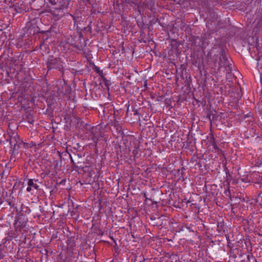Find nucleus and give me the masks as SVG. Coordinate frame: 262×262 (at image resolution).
Wrapping results in <instances>:
<instances>
[{
  "label": "nucleus",
  "instance_id": "22",
  "mask_svg": "<svg viewBox=\"0 0 262 262\" xmlns=\"http://www.w3.org/2000/svg\"><path fill=\"white\" fill-rule=\"evenodd\" d=\"M144 196L146 198V199H147V198H146V194H145V193H144Z\"/></svg>",
  "mask_w": 262,
  "mask_h": 262
},
{
  "label": "nucleus",
  "instance_id": "1",
  "mask_svg": "<svg viewBox=\"0 0 262 262\" xmlns=\"http://www.w3.org/2000/svg\"><path fill=\"white\" fill-rule=\"evenodd\" d=\"M214 64L215 67L217 66L218 71H220L222 68H224L228 76H232V64L228 60L225 50L224 49L221 48L219 50V53L214 59Z\"/></svg>",
  "mask_w": 262,
  "mask_h": 262
},
{
  "label": "nucleus",
  "instance_id": "14",
  "mask_svg": "<svg viewBox=\"0 0 262 262\" xmlns=\"http://www.w3.org/2000/svg\"><path fill=\"white\" fill-rule=\"evenodd\" d=\"M4 254H3L2 252L0 251V259L3 258Z\"/></svg>",
  "mask_w": 262,
  "mask_h": 262
},
{
  "label": "nucleus",
  "instance_id": "10",
  "mask_svg": "<svg viewBox=\"0 0 262 262\" xmlns=\"http://www.w3.org/2000/svg\"><path fill=\"white\" fill-rule=\"evenodd\" d=\"M256 201L257 203H258L259 204H262V192L259 193L256 199Z\"/></svg>",
  "mask_w": 262,
  "mask_h": 262
},
{
  "label": "nucleus",
  "instance_id": "21",
  "mask_svg": "<svg viewBox=\"0 0 262 262\" xmlns=\"http://www.w3.org/2000/svg\"><path fill=\"white\" fill-rule=\"evenodd\" d=\"M208 117H209V120L210 121V122H211V115H209L208 116Z\"/></svg>",
  "mask_w": 262,
  "mask_h": 262
},
{
  "label": "nucleus",
  "instance_id": "3",
  "mask_svg": "<svg viewBox=\"0 0 262 262\" xmlns=\"http://www.w3.org/2000/svg\"><path fill=\"white\" fill-rule=\"evenodd\" d=\"M9 142L11 148V154L12 156L18 153V149L20 147L21 144L20 141L17 135L13 137H10L9 139Z\"/></svg>",
  "mask_w": 262,
  "mask_h": 262
},
{
  "label": "nucleus",
  "instance_id": "2",
  "mask_svg": "<svg viewBox=\"0 0 262 262\" xmlns=\"http://www.w3.org/2000/svg\"><path fill=\"white\" fill-rule=\"evenodd\" d=\"M63 64V62L60 58L52 56H49L46 62L48 71L56 69L62 73L64 71Z\"/></svg>",
  "mask_w": 262,
  "mask_h": 262
},
{
  "label": "nucleus",
  "instance_id": "18",
  "mask_svg": "<svg viewBox=\"0 0 262 262\" xmlns=\"http://www.w3.org/2000/svg\"><path fill=\"white\" fill-rule=\"evenodd\" d=\"M61 9H62L61 7H59V8L56 9V10H60V11L61 10Z\"/></svg>",
  "mask_w": 262,
  "mask_h": 262
},
{
  "label": "nucleus",
  "instance_id": "5",
  "mask_svg": "<svg viewBox=\"0 0 262 262\" xmlns=\"http://www.w3.org/2000/svg\"><path fill=\"white\" fill-rule=\"evenodd\" d=\"M36 180H34L33 179H29L28 182V187L27 188V191L28 192H30L32 188H34L36 190H38L39 189V186L37 185L34 182H36Z\"/></svg>",
  "mask_w": 262,
  "mask_h": 262
},
{
  "label": "nucleus",
  "instance_id": "7",
  "mask_svg": "<svg viewBox=\"0 0 262 262\" xmlns=\"http://www.w3.org/2000/svg\"><path fill=\"white\" fill-rule=\"evenodd\" d=\"M210 141L211 142V145L214 147L215 152L219 151L220 150V148L217 147L215 139L214 137L212 136L210 138Z\"/></svg>",
  "mask_w": 262,
  "mask_h": 262
},
{
  "label": "nucleus",
  "instance_id": "13",
  "mask_svg": "<svg viewBox=\"0 0 262 262\" xmlns=\"http://www.w3.org/2000/svg\"><path fill=\"white\" fill-rule=\"evenodd\" d=\"M222 230H223L222 225H221V226H219L218 225V226H217V230L220 232H221V231Z\"/></svg>",
  "mask_w": 262,
  "mask_h": 262
},
{
  "label": "nucleus",
  "instance_id": "24",
  "mask_svg": "<svg viewBox=\"0 0 262 262\" xmlns=\"http://www.w3.org/2000/svg\"><path fill=\"white\" fill-rule=\"evenodd\" d=\"M247 258H248V259H249V255L247 256Z\"/></svg>",
  "mask_w": 262,
  "mask_h": 262
},
{
  "label": "nucleus",
  "instance_id": "19",
  "mask_svg": "<svg viewBox=\"0 0 262 262\" xmlns=\"http://www.w3.org/2000/svg\"><path fill=\"white\" fill-rule=\"evenodd\" d=\"M138 113L137 110L135 111V113H134V115H138Z\"/></svg>",
  "mask_w": 262,
  "mask_h": 262
},
{
  "label": "nucleus",
  "instance_id": "8",
  "mask_svg": "<svg viewBox=\"0 0 262 262\" xmlns=\"http://www.w3.org/2000/svg\"><path fill=\"white\" fill-rule=\"evenodd\" d=\"M185 170V168L182 167L181 168L179 169L177 171L178 174H180L181 175L182 181H184L186 179V177L184 174Z\"/></svg>",
  "mask_w": 262,
  "mask_h": 262
},
{
  "label": "nucleus",
  "instance_id": "15",
  "mask_svg": "<svg viewBox=\"0 0 262 262\" xmlns=\"http://www.w3.org/2000/svg\"><path fill=\"white\" fill-rule=\"evenodd\" d=\"M70 157H71V156H70ZM71 162L72 163V164H73L74 165V166H75V163H74V160H73V159H72V157H71Z\"/></svg>",
  "mask_w": 262,
  "mask_h": 262
},
{
  "label": "nucleus",
  "instance_id": "9",
  "mask_svg": "<svg viewBox=\"0 0 262 262\" xmlns=\"http://www.w3.org/2000/svg\"><path fill=\"white\" fill-rule=\"evenodd\" d=\"M102 80L104 85L108 89V87L111 85L110 80H107L104 76H102Z\"/></svg>",
  "mask_w": 262,
  "mask_h": 262
},
{
  "label": "nucleus",
  "instance_id": "23",
  "mask_svg": "<svg viewBox=\"0 0 262 262\" xmlns=\"http://www.w3.org/2000/svg\"><path fill=\"white\" fill-rule=\"evenodd\" d=\"M65 86V88L66 89L67 88H68V86L67 85H64Z\"/></svg>",
  "mask_w": 262,
  "mask_h": 262
},
{
  "label": "nucleus",
  "instance_id": "17",
  "mask_svg": "<svg viewBox=\"0 0 262 262\" xmlns=\"http://www.w3.org/2000/svg\"><path fill=\"white\" fill-rule=\"evenodd\" d=\"M50 12H51L52 14H54L55 12V10H50Z\"/></svg>",
  "mask_w": 262,
  "mask_h": 262
},
{
  "label": "nucleus",
  "instance_id": "4",
  "mask_svg": "<svg viewBox=\"0 0 262 262\" xmlns=\"http://www.w3.org/2000/svg\"><path fill=\"white\" fill-rule=\"evenodd\" d=\"M15 10L17 13H21L23 12H28L29 11V8L28 5H26L23 2L18 4L15 7Z\"/></svg>",
  "mask_w": 262,
  "mask_h": 262
},
{
  "label": "nucleus",
  "instance_id": "20",
  "mask_svg": "<svg viewBox=\"0 0 262 262\" xmlns=\"http://www.w3.org/2000/svg\"><path fill=\"white\" fill-rule=\"evenodd\" d=\"M9 205L10 206H13V205H12V202H9Z\"/></svg>",
  "mask_w": 262,
  "mask_h": 262
},
{
  "label": "nucleus",
  "instance_id": "25",
  "mask_svg": "<svg viewBox=\"0 0 262 262\" xmlns=\"http://www.w3.org/2000/svg\"><path fill=\"white\" fill-rule=\"evenodd\" d=\"M262 163V158H261V162H260V164Z\"/></svg>",
  "mask_w": 262,
  "mask_h": 262
},
{
  "label": "nucleus",
  "instance_id": "12",
  "mask_svg": "<svg viewBox=\"0 0 262 262\" xmlns=\"http://www.w3.org/2000/svg\"><path fill=\"white\" fill-rule=\"evenodd\" d=\"M49 3L52 5H55L57 4V2L55 0H51V1H49Z\"/></svg>",
  "mask_w": 262,
  "mask_h": 262
},
{
  "label": "nucleus",
  "instance_id": "11",
  "mask_svg": "<svg viewBox=\"0 0 262 262\" xmlns=\"http://www.w3.org/2000/svg\"><path fill=\"white\" fill-rule=\"evenodd\" d=\"M95 71L100 75L101 78L102 76H104L102 70H99V68H96Z\"/></svg>",
  "mask_w": 262,
  "mask_h": 262
},
{
  "label": "nucleus",
  "instance_id": "6",
  "mask_svg": "<svg viewBox=\"0 0 262 262\" xmlns=\"http://www.w3.org/2000/svg\"><path fill=\"white\" fill-rule=\"evenodd\" d=\"M25 120L31 124H33L34 122V116L31 113L26 115Z\"/></svg>",
  "mask_w": 262,
  "mask_h": 262
},
{
  "label": "nucleus",
  "instance_id": "26",
  "mask_svg": "<svg viewBox=\"0 0 262 262\" xmlns=\"http://www.w3.org/2000/svg\"><path fill=\"white\" fill-rule=\"evenodd\" d=\"M49 1H51V0H48Z\"/></svg>",
  "mask_w": 262,
  "mask_h": 262
},
{
  "label": "nucleus",
  "instance_id": "16",
  "mask_svg": "<svg viewBox=\"0 0 262 262\" xmlns=\"http://www.w3.org/2000/svg\"><path fill=\"white\" fill-rule=\"evenodd\" d=\"M200 46H201V47H202V48H205V45H204V43H203V41L202 42V43L201 44V45H200Z\"/></svg>",
  "mask_w": 262,
  "mask_h": 262
}]
</instances>
